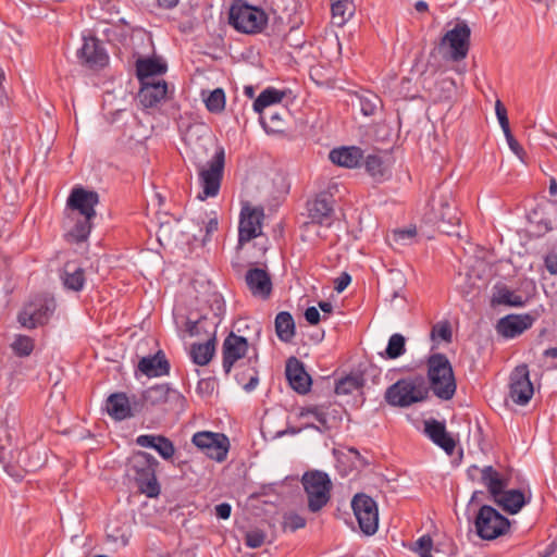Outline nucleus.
Listing matches in <instances>:
<instances>
[{"instance_id":"obj_58","label":"nucleus","mask_w":557,"mask_h":557,"mask_svg":"<svg viewBox=\"0 0 557 557\" xmlns=\"http://www.w3.org/2000/svg\"><path fill=\"white\" fill-rule=\"evenodd\" d=\"M160 435L143 434L137 436L136 444L140 447L153 448L159 440Z\"/></svg>"},{"instance_id":"obj_55","label":"nucleus","mask_w":557,"mask_h":557,"mask_svg":"<svg viewBox=\"0 0 557 557\" xmlns=\"http://www.w3.org/2000/svg\"><path fill=\"white\" fill-rule=\"evenodd\" d=\"M265 533L261 530L248 531L245 535V544L250 548H259L265 541Z\"/></svg>"},{"instance_id":"obj_33","label":"nucleus","mask_w":557,"mask_h":557,"mask_svg":"<svg viewBox=\"0 0 557 557\" xmlns=\"http://www.w3.org/2000/svg\"><path fill=\"white\" fill-rule=\"evenodd\" d=\"M61 278L65 288L79 292L85 285V271L75 262H66Z\"/></svg>"},{"instance_id":"obj_44","label":"nucleus","mask_w":557,"mask_h":557,"mask_svg":"<svg viewBox=\"0 0 557 557\" xmlns=\"http://www.w3.org/2000/svg\"><path fill=\"white\" fill-rule=\"evenodd\" d=\"M406 352V338L399 333L391 335L385 352L381 356L385 359H397Z\"/></svg>"},{"instance_id":"obj_52","label":"nucleus","mask_w":557,"mask_h":557,"mask_svg":"<svg viewBox=\"0 0 557 557\" xmlns=\"http://www.w3.org/2000/svg\"><path fill=\"white\" fill-rule=\"evenodd\" d=\"M306 525V519L298 513L290 512L285 515L283 527L284 530L295 532L298 529H302Z\"/></svg>"},{"instance_id":"obj_38","label":"nucleus","mask_w":557,"mask_h":557,"mask_svg":"<svg viewBox=\"0 0 557 557\" xmlns=\"http://www.w3.org/2000/svg\"><path fill=\"white\" fill-rule=\"evenodd\" d=\"M275 332L280 341L289 343L295 336V321L288 311H281L275 317Z\"/></svg>"},{"instance_id":"obj_22","label":"nucleus","mask_w":557,"mask_h":557,"mask_svg":"<svg viewBox=\"0 0 557 557\" xmlns=\"http://www.w3.org/2000/svg\"><path fill=\"white\" fill-rule=\"evenodd\" d=\"M249 343L246 337L230 333L222 346V367L226 374L232 371L236 361L246 356Z\"/></svg>"},{"instance_id":"obj_37","label":"nucleus","mask_w":557,"mask_h":557,"mask_svg":"<svg viewBox=\"0 0 557 557\" xmlns=\"http://www.w3.org/2000/svg\"><path fill=\"white\" fill-rule=\"evenodd\" d=\"M287 95V90H280L274 87H268L260 92L253 101V110L261 114L270 106L280 103Z\"/></svg>"},{"instance_id":"obj_49","label":"nucleus","mask_w":557,"mask_h":557,"mask_svg":"<svg viewBox=\"0 0 557 557\" xmlns=\"http://www.w3.org/2000/svg\"><path fill=\"white\" fill-rule=\"evenodd\" d=\"M491 11H493L492 20L496 25L506 22L510 13L506 0H490V12Z\"/></svg>"},{"instance_id":"obj_18","label":"nucleus","mask_w":557,"mask_h":557,"mask_svg":"<svg viewBox=\"0 0 557 557\" xmlns=\"http://www.w3.org/2000/svg\"><path fill=\"white\" fill-rule=\"evenodd\" d=\"M334 197L322 191L307 202L310 223L330 227L334 221Z\"/></svg>"},{"instance_id":"obj_13","label":"nucleus","mask_w":557,"mask_h":557,"mask_svg":"<svg viewBox=\"0 0 557 557\" xmlns=\"http://www.w3.org/2000/svg\"><path fill=\"white\" fill-rule=\"evenodd\" d=\"M54 309L55 304L52 299L36 296L24 305L17 314V321L25 329H36L48 322Z\"/></svg>"},{"instance_id":"obj_16","label":"nucleus","mask_w":557,"mask_h":557,"mask_svg":"<svg viewBox=\"0 0 557 557\" xmlns=\"http://www.w3.org/2000/svg\"><path fill=\"white\" fill-rule=\"evenodd\" d=\"M224 170V149L220 148L208 162V168L199 172L203 196L200 199L215 197L219 194Z\"/></svg>"},{"instance_id":"obj_3","label":"nucleus","mask_w":557,"mask_h":557,"mask_svg":"<svg viewBox=\"0 0 557 557\" xmlns=\"http://www.w3.org/2000/svg\"><path fill=\"white\" fill-rule=\"evenodd\" d=\"M140 404V412L144 409L160 408L163 411H182L185 408L186 399L177 391L170 387L169 384H156L145 389L140 397H137Z\"/></svg>"},{"instance_id":"obj_62","label":"nucleus","mask_w":557,"mask_h":557,"mask_svg":"<svg viewBox=\"0 0 557 557\" xmlns=\"http://www.w3.org/2000/svg\"><path fill=\"white\" fill-rule=\"evenodd\" d=\"M29 451L26 450L25 453L21 451L18 454V458H17V462L21 465V467L27 471V472H33V471H36L37 468L40 467V463L39 462H32V461H27L24 459V455L28 454Z\"/></svg>"},{"instance_id":"obj_14","label":"nucleus","mask_w":557,"mask_h":557,"mask_svg":"<svg viewBox=\"0 0 557 557\" xmlns=\"http://www.w3.org/2000/svg\"><path fill=\"white\" fill-rule=\"evenodd\" d=\"M191 443L206 456L218 462L226 459L231 446L230 440L225 434L210 431L195 433Z\"/></svg>"},{"instance_id":"obj_63","label":"nucleus","mask_w":557,"mask_h":557,"mask_svg":"<svg viewBox=\"0 0 557 557\" xmlns=\"http://www.w3.org/2000/svg\"><path fill=\"white\" fill-rule=\"evenodd\" d=\"M214 511L218 518L226 520L231 517L232 507L228 503H221L215 506Z\"/></svg>"},{"instance_id":"obj_43","label":"nucleus","mask_w":557,"mask_h":557,"mask_svg":"<svg viewBox=\"0 0 557 557\" xmlns=\"http://www.w3.org/2000/svg\"><path fill=\"white\" fill-rule=\"evenodd\" d=\"M332 18L335 24L343 25L352 15V3L349 0H330Z\"/></svg>"},{"instance_id":"obj_9","label":"nucleus","mask_w":557,"mask_h":557,"mask_svg":"<svg viewBox=\"0 0 557 557\" xmlns=\"http://www.w3.org/2000/svg\"><path fill=\"white\" fill-rule=\"evenodd\" d=\"M485 499L484 491H474L466 506L465 516L469 524L468 539L472 542L475 537L487 541V504Z\"/></svg>"},{"instance_id":"obj_5","label":"nucleus","mask_w":557,"mask_h":557,"mask_svg":"<svg viewBox=\"0 0 557 557\" xmlns=\"http://www.w3.org/2000/svg\"><path fill=\"white\" fill-rule=\"evenodd\" d=\"M301 483L308 498V509L311 512L320 511L330 500L333 487L330 476L319 470L304 473Z\"/></svg>"},{"instance_id":"obj_17","label":"nucleus","mask_w":557,"mask_h":557,"mask_svg":"<svg viewBox=\"0 0 557 557\" xmlns=\"http://www.w3.org/2000/svg\"><path fill=\"white\" fill-rule=\"evenodd\" d=\"M263 219L262 207H251L248 203L243 206L238 225V244L240 246L262 234Z\"/></svg>"},{"instance_id":"obj_6","label":"nucleus","mask_w":557,"mask_h":557,"mask_svg":"<svg viewBox=\"0 0 557 557\" xmlns=\"http://www.w3.org/2000/svg\"><path fill=\"white\" fill-rule=\"evenodd\" d=\"M210 312L203 313L196 321H187V332L190 336H207L216 341V329L225 312V304L221 295L212 294L208 299Z\"/></svg>"},{"instance_id":"obj_53","label":"nucleus","mask_w":557,"mask_h":557,"mask_svg":"<svg viewBox=\"0 0 557 557\" xmlns=\"http://www.w3.org/2000/svg\"><path fill=\"white\" fill-rule=\"evenodd\" d=\"M504 135L506 137V141L510 148V150L521 160L525 163L527 159V152L523 149V147L519 144V141L515 138L511 128L504 132Z\"/></svg>"},{"instance_id":"obj_61","label":"nucleus","mask_w":557,"mask_h":557,"mask_svg":"<svg viewBox=\"0 0 557 557\" xmlns=\"http://www.w3.org/2000/svg\"><path fill=\"white\" fill-rule=\"evenodd\" d=\"M305 319L311 325H317L321 321V315L315 307H308L305 310Z\"/></svg>"},{"instance_id":"obj_46","label":"nucleus","mask_w":557,"mask_h":557,"mask_svg":"<svg viewBox=\"0 0 557 557\" xmlns=\"http://www.w3.org/2000/svg\"><path fill=\"white\" fill-rule=\"evenodd\" d=\"M10 347L15 356L25 358L30 356L34 351L35 341L30 336L17 334Z\"/></svg>"},{"instance_id":"obj_57","label":"nucleus","mask_w":557,"mask_h":557,"mask_svg":"<svg viewBox=\"0 0 557 557\" xmlns=\"http://www.w3.org/2000/svg\"><path fill=\"white\" fill-rule=\"evenodd\" d=\"M468 478L473 482H481L487 486V467L471 466L467 471Z\"/></svg>"},{"instance_id":"obj_41","label":"nucleus","mask_w":557,"mask_h":557,"mask_svg":"<svg viewBox=\"0 0 557 557\" xmlns=\"http://www.w3.org/2000/svg\"><path fill=\"white\" fill-rule=\"evenodd\" d=\"M358 100L361 113L364 116H372L382 108L381 98L369 90L362 91L358 95Z\"/></svg>"},{"instance_id":"obj_8","label":"nucleus","mask_w":557,"mask_h":557,"mask_svg":"<svg viewBox=\"0 0 557 557\" xmlns=\"http://www.w3.org/2000/svg\"><path fill=\"white\" fill-rule=\"evenodd\" d=\"M433 210L440 232L448 236L460 237L461 214L451 197V193H441L433 197Z\"/></svg>"},{"instance_id":"obj_1","label":"nucleus","mask_w":557,"mask_h":557,"mask_svg":"<svg viewBox=\"0 0 557 557\" xmlns=\"http://www.w3.org/2000/svg\"><path fill=\"white\" fill-rule=\"evenodd\" d=\"M159 461L149 453L136 451L128 459L127 475L134 481L139 493L148 498H156L161 493L157 479Z\"/></svg>"},{"instance_id":"obj_59","label":"nucleus","mask_w":557,"mask_h":557,"mask_svg":"<svg viewBox=\"0 0 557 557\" xmlns=\"http://www.w3.org/2000/svg\"><path fill=\"white\" fill-rule=\"evenodd\" d=\"M351 282V276L347 272H342L338 277L334 280V289L337 293L344 292Z\"/></svg>"},{"instance_id":"obj_30","label":"nucleus","mask_w":557,"mask_h":557,"mask_svg":"<svg viewBox=\"0 0 557 557\" xmlns=\"http://www.w3.org/2000/svg\"><path fill=\"white\" fill-rule=\"evenodd\" d=\"M137 369L148 377H158L168 375L171 366L164 352L158 350L152 356L143 357L137 364Z\"/></svg>"},{"instance_id":"obj_29","label":"nucleus","mask_w":557,"mask_h":557,"mask_svg":"<svg viewBox=\"0 0 557 557\" xmlns=\"http://www.w3.org/2000/svg\"><path fill=\"white\" fill-rule=\"evenodd\" d=\"M246 284L253 296L268 299L272 292L270 274L260 268L249 269L246 273Z\"/></svg>"},{"instance_id":"obj_36","label":"nucleus","mask_w":557,"mask_h":557,"mask_svg":"<svg viewBox=\"0 0 557 557\" xmlns=\"http://www.w3.org/2000/svg\"><path fill=\"white\" fill-rule=\"evenodd\" d=\"M511 521L498 509L490 506V541L505 536L510 533Z\"/></svg>"},{"instance_id":"obj_48","label":"nucleus","mask_w":557,"mask_h":557,"mask_svg":"<svg viewBox=\"0 0 557 557\" xmlns=\"http://www.w3.org/2000/svg\"><path fill=\"white\" fill-rule=\"evenodd\" d=\"M430 336L434 342L441 339L447 344H450L453 342V330L450 322L448 320H443L435 323L432 326Z\"/></svg>"},{"instance_id":"obj_60","label":"nucleus","mask_w":557,"mask_h":557,"mask_svg":"<svg viewBox=\"0 0 557 557\" xmlns=\"http://www.w3.org/2000/svg\"><path fill=\"white\" fill-rule=\"evenodd\" d=\"M545 269L552 275H557V252L552 251L544 257Z\"/></svg>"},{"instance_id":"obj_19","label":"nucleus","mask_w":557,"mask_h":557,"mask_svg":"<svg viewBox=\"0 0 557 557\" xmlns=\"http://www.w3.org/2000/svg\"><path fill=\"white\" fill-rule=\"evenodd\" d=\"M534 394L530 380L529 368L525 363L517 366L510 375V397L517 405H527Z\"/></svg>"},{"instance_id":"obj_42","label":"nucleus","mask_w":557,"mask_h":557,"mask_svg":"<svg viewBox=\"0 0 557 557\" xmlns=\"http://www.w3.org/2000/svg\"><path fill=\"white\" fill-rule=\"evenodd\" d=\"M95 218L81 216L75 220V225L69 232L67 236L74 243H83L87 240L92 228V220Z\"/></svg>"},{"instance_id":"obj_23","label":"nucleus","mask_w":557,"mask_h":557,"mask_svg":"<svg viewBox=\"0 0 557 557\" xmlns=\"http://www.w3.org/2000/svg\"><path fill=\"white\" fill-rule=\"evenodd\" d=\"M424 434L447 455H453L456 448V440L446 430L445 422L436 419L424 420Z\"/></svg>"},{"instance_id":"obj_4","label":"nucleus","mask_w":557,"mask_h":557,"mask_svg":"<svg viewBox=\"0 0 557 557\" xmlns=\"http://www.w3.org/2000/svg\"><path fill=\"white\" fill-rule=\"evenodd\" d=\"M470 35L471 30L468 24L457 22L451 29L444 34L435 49L446 60L461 61L468 54Z\"/></svg>"},{"instance_id":"obj_27","label":"nucleus","mask_w":557,"mask_h":557,"mask_svg":"<svg viewBox=\"0 0 557 557\" xmlns=\"http://www.w3.org/2000/svg\"><path fill=\"white\" fill-rule=\"evenodd\" d=\"M140 84L138 101L144 108H154L166 98L168 84L165 81L145 82Z\"/></svg>"},{"instance_id":"obj_40","label":"nucleus","mask_w":557,"mask_h":557,"mask_svg":"<svg viewBox=\"0 0 557 557\" xmlns=\"http://www.w3.org/2000/svg\"><path fill=\"white\" fill-rule=\"evenodd\" d=\"M485 264L483 261H478L476 264L471 267L470 272L468 273V284L473 287L475 293L470 300H473L475 297H479L482 292H485L487 288V280L481 275L480 271L484 272Z\"/></svg>"},{"instance_id":"obj_10","label":"nucleus","mask_w":557,"mask_h":557,"mask_svg":"<svg viewBox=\"0 0 557 557\" xmlns=\"http://www.w3.org/2000/svg\"><path fill=\"white\" fill-rule=\"evenodd\" d=\"M428 391L422 379H401L385 392L386 401L396 407H408L426 397Z\"/></svg>"},{"instance_id":"obj_20","label":"nucleus","mask_w":557,"mask_h":557,"mask_svg":"<svg viewBox=\"0 0 557 557\" xmlns=\"http://www.w3.org/2000/svg\"><path fill=\"white\" fill-rule=\"evenodd\" d=\"M106 411L114 420L122 421L139 413L140 404L135 395L128 398L125 393H113L106 400Z\"/></svg>"},{"instance_id":"obj_26","label":"nucleus","mask_w":557,"mask_h":557,"mask_svg":"<svg viewBox=\"0 0 557 557\" xmlns=\"http://www.w3.org/2000/svg\"><path fill=\"white\" fill-rule=\"evenodd\" d=\"M286 379L294 391L299 394H306L311 386V377L306 372L304 363L296 357H290L286 361Z\"/></svg>"},{"instance_id":"obj_32","label":"nucleus","mask_w":557,"mask_h":557,"mask_svg":"<svg viewBox=\"0 0 557 557\" xmlns=\"http://www.w3.org/2000/svg\"><path fill=\"white\" fill-rule=\"evenodd\" d=\"M166 69V64L157 58L136 60V75L140 83L149 82L148 79L152 76L164 74Z\"/></svg>"},{"instance_id":"obj_39","label":"nucleus","mask_w":557,"mask_h":557,"mask_svg":"<svg viewBox=\"0 0 557 557\" xmlns=\"http://www.w3.org/2000/svg\"><path fill=\"white\" fill-rule=\"evenodd\" d=\"M215 351V341L207 339L205 343H194L190 346V358L198 366L208 364Z\"/></svg>"},{"instance_id":"obj_24","label":"nucleus","mask_w":557,"mask_h":557,"mask_svg":"<svg viewBox=\"0 0 557 557\" xmlns=\"http://www.w3.org/2000/svg\"><path fill=\"white\" fill-rule=\"evenodd\" d=\"M77 57L82 63L91 69L104 67L109 61L104 48L95 37L84 39L82 48L77 51Z\"/></svg>"},{"instance_id":"obj_12","label":"nucleus","mask_w":557,"mask_h":557,"mask_svg":"<svg viewBox=\"0 0 557 557\" xmlns=\"http://www.w3.org/2000/svg\"><path fill=\"white\" fill-rule=\"evenodd\" d=\"M351 508L360 531L366 535L375 534L379 529L376 502L364 493H358L351 499Z\"/></svg>"},{"instance_id":"obj_25","label":"nucleus","mask_w":557,"mask_h":557,"mask_svg":"<svg viewBox=\"0 0 557 557\" xmlns=\"http://www.w3.org/2000/svg\"><path fill=\"white\" fill-rule=\"evenodd\" d=\"M490 500L508 515H517L529 503L520 488L503 490L499 495L491 496Z\"/></svg>"},{"instance_id":"obj_51","label":"nucleus","mask_w":557,"mask_h":557,"mask_svg":"<svg viewBox=\"0 0 557 557\" xmlns=\"http://www.w3.org/2000/svg\"><path fill=\"white\" fill-rule=\"evenodd\" d=\"M154 450L165 460L171 459L174 456L175 447L173 442L164 435H160Z\"/></svg>"},{"instance_id":"obj_7","label":"nucleus","mask_w":557,"mask_h":557,"mask_svg":"<svg viewBox=\"0 0 557 557\" xmlns=\"http://www.w3.org/2000/svg\"><path fill=\"white\" fill-rule=\"evenodd\" d=\"M230 24L244 34L260 33L268 23V15L262 9L243 2H235L230 9Z\"/></svg>"},{"instance_id":"obj_11","label":"nucleus","mask_w":557,"mask_h":557,"mask_svg":"<svg viewBox=\"0 0 557 557\" xmlns=\"http://www.w3.org/2000/svg\"><path fill=\"white\" fill-rule=\"evenodd\" d=\"M342 413L343 409L341 407L332 404H322L301 407L298 417H313L318 424L307 423L305 428L314 429L320 433H325L341 424L343 419Z\"/></svg>"},{"instance_id":"obj_47","label":"nucleus","mask_w":557,"mask_h":557,"mask_svg":"<svg viewBox=\"0 0 557 557\" xmlns=\"http://www.w3.org/2000/svg\"><path fill=\"white\" fill-rule=\"evenodd\" d=\"M206 108L211 113H221L225 109V92L222 88H215L205 97Z\"/></svg>"},{"instance_id":"obj_34","label":"nucleus","mask_w":557,"mask_h":557,"mask_svg":"<svg viewBox=\"0 0 557 557\" xmlns=\"http://www.w3.org/2000/svg\"><path fill=\"white\" fill-rule=\"evenodd\" d=\"M366 384V380L362 373H350L342 379H339L335 384V394L336 395H352L357 393L358 395H363V387Z\"/></svg>"},{"instance_id":"obj_2","label":"nucleus","mask_w":557,"mask_h":557,"mask_svg":"<svg viewBox=\"0 0 557 557\" xmlns=\"http://www.w3.org/2000/svg\"><path fill=\"white\" fill-rule=\"evenodd\" d=\"M426 364L433 393L443 400L451 399L456 392V381L448 358L444 354H433Z\"/></svg>"},{"instance_id":"obj_15","label":"nucleus","mask_w":557,"mask_h":557,"mask_svg":"<svg viewBox=\"0 0 557 557\" xmlns=\"http://www.w3.org/2000/svg\"><path fill=\"white\" fill-rule=\"evenodd\" d=\"M543 311L544 309L541 307V310L535 309L528 313L507 314L497 321L495 330L498 335L506 339L516 338L531 329Z\"/></svg>"},{"instance_id":"obj_56","label":"nucleus","mask_w":557,"mask_h":557,"mask_svg":"<svg viewBox=\"0 0 557 557\" xmlns=\"http://www.w3.org/2000/svg\"><path fill=\"white\" fill-rule=\"evenodd\" d=\"M495 114L503 132L510 129L507 108L499 99L495 101Z\"/></svg>"},{"instance_id":"obj_50","label":"nucleus","mask_w":557,"mask_h":557,"mask_svg":"<svg viewBox=\"0 0 557 557\" xmlns=\"http://www.w3.org/2000/svg\"><path fill=\"white\" fill-rule=\"evenodd\" d=\"M248 361L252 366L249 369L247 382L243 383L242 386L245 392L250 393L256 389L259 384V372L256 368V363L258 362V355L256 354L253 357H250Z\"/></svg>"},{"instance_id":"obj_54","label":"nucleus","mask_w":557,"mask_h":557,"mask_svg":"<svg viewBox=\"0 0 557 557\" xmlns=\"http://www.w3.org/2000/svg\"><path fill=\"white\" fill-rule=\"evenodd\" d=\"M413 550L420 556V557H433L432 556V548H433V541L430 535H423L421 536L414 544Z\"/></svg>"},{"instance_id":"obj_28","label":"nucleus","mask_w":557,"mask_h":557,"mask_svg":"<svg viewBox=\"0 0 557 557\" xmlns=\"http://www.w3.org/2000/svg\"><path fill=\"white\" fill-rule=\"evenodd\" d=\"M512 480V468L506 459L497 460L495 465H490V497L499 495V492L508 488Z\"/></svg>"},{"instance_id":"obj_21","label":"nucleus","mask_w":557,"mask_h":557,"mask_svg":"<svg viewBox=\"0 0 557 557\" xmlns=\"http://www.w3.org/2000/svg\"><path fill=\"white\" fill-rule=\"evenodd\" d=\"M98 202V193L86 190L83 187H74L66 200V207L72 211H77L81 216L95 218V207Z\"/></svg>"},{"instance_id":"obj_45","label":"nucleus","mask_w":557,"mask_h":557,"mask_svg":"<svg viewBox=\"0 0 557 557\" xmlns=\"http://www.w3.org/2000/svg\"><path fill=\"white\" fill-rule=\"evenodd\" d=\"M364 165L367 172L376 182L384 181L388 175V171L385 168L383 160L376 154H369L364 160Z\"/></svg>"},{"instance_id":"obj_35","label":"nucleus","mask_w":557,"mask_h":557,"mask_svg":"<svg viewBox=\"0 0 557 557\" xmlns=\"http://www.w3.org/2000/svg\"><path fill=\"white\" fill-rule=\"evenodd\" d=\"M491 302L492 305H504L507 307L521 308L525 306L527 299H523L522 296L515 294L505 285H495Z\"/></svg>"},{"instance_id":"obj_31","label":"nucleus","mask_w":557,"mask_h":557,"mask_svg":"<svg viewBox=\"0 0 557 557\" xmlns=\"http://www.w3.org/2000/svg\"><path fill=\"white\" fill-rule=\"evenodd\" d=\"M330 160L336 165L354 169L361 164L363 150L356 146L335 148L330 152Z\"/></svg>"},{"instance_id":"obj_64","label":"nucleus","mask_w":557,"mask_h":557,"mask_svg":"<svg viewBox=\"0 0 557 557\" xmlns=\"http://www.w3.org/2000/svg\"><path fill=\"white\" fill-rule=\"evenodd\" d=\"M219 227V221L218 218H211L206 224V235L203 237V243L211 239V235L218 231Z\"/></svg>"}]
</instances>
